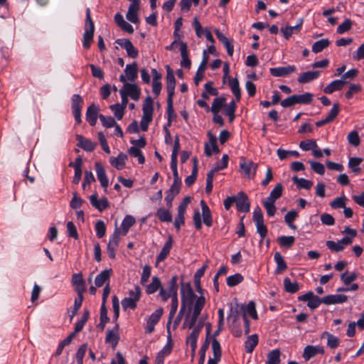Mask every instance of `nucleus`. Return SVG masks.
<instances>
[{
	"instance_id": "obj_1",
	"label": "nucleus",
	"mask_w": 364,
	"mask_h": 364,
	"mask_svg": "<svg viewBox=\"0 0 364 364\" xmlns=\"http://www.w3.org/2000/svg\"><path fill=\"white\" fill-rule=\"evenodd\" d=\"M194 282L196 291L199 292L201 295L197 297V299L194 301L192 314H191L189 311L186 316L184 323L183 325V328H191L193 327L205 304V298L202 294L203 291L200 285V280H194Z\"/></svg>"
},
{
	"instance_id": "obj_2",
	"label": "nucleus",
	"mask_w": 364,
	"mask_h": 364,
	"mask_svg": "<svg viewBox=\"0 0 364 364\" xmlns=\"http://www.w3.org/2000/svg\"><path fill=\"white\" fill-rule=\"evenodd\" d=\"M181 306L174 321L173 328H176V326L179 324L186 311V306H188V311L190 310V313L192 314L191 306L193 304V299L196 297V295L193 292L190 283L181 284Z\"/></svg>"
},
{
	"instance_id": "obj_3",
	"label": "nucleus",
	"mask_w": 364,
	"mask_h": 364,
	"mask_svg": "<svg viewBox=\"0 0 364 364\" xmlns=\"http://www.w3.org/2000/svg\"><path fill=\"white\" fill-rule=\"evenodd\" d=\"M166 68V90L168 92L167 97V114L171 117L173 113V96L175 94L176 79L173 72L169 65Z\"/></svg>"
},
{
	"instance_id": "obj_4",
	"label": "nucleus",
	"mask_w": 364,
	"mask_h": 364,
	"mask_svg": "<svg viewBox=\"0 0 364 364\" xmlns=\"http://www.w3.org/2000/svg\"><path fill=\"white\" fill-rule=\"evenodd\" d=\"M143 115L140 122V126L142 131L146 132L148 129L149 124L153 118V100L151 97H147L143 104Z\"/></svg>"
},
{
	"instance_id": "obj_5",
	"label": "nucleus",
	"mask_w": 364,
	"mask_h": 364,
	"mask_svg": "<svg viewBox=\"0 0 364 364\" xmlns=\"http://www.w3.org/2000/svg\"><path fill=\"white\" fill-rule=\"evenodd\" d=\"M95 31L94 23L91 18L90 9H87L86 10V18L85 25V33L83 35V47L86 49L90 48L91 43L93 41Z\"/></svg>"
},
{
	"instance_id": "obj_6",
	"label": "nucleus",
	"mask_w": 364,
	"mask_h": 364,
	"mask_svg": "<svg viewBox=\"0 0 364 364\" xmlns=\"http://www.w3.org/2000/svg\"><path fill=\"white\" fill-rule=\"evenodd\" d=\"M235 311L236 314H242L243 319L245 322L247 328H249V322L247 319L248 314L253 319H257V314L255 307V303L252 301H250L247 306L242 305L241 306L232 307V311Z\"/></svg>"
},
{
	"instance_id": "obj_7",
	"label": "nucleus",
	"mask_w": 364,
	"mask_h": 364,
	"mask_svg": "<svg viewBox=\"0 0 364 364\" xmlns=\"http://www.w3.org/2000/svg\"><path fill=\"white\" fill-rule=\"evenodd\" d=\"M253 221L256 225L257 232L259 234L261 238L264 239L267 235V228L264 224L263 213L259 206L254 210Z\"/></svg>"
},
{
	"instance_id": "obj_8",
	"label": "nucleus",
	"mask_w": 364,
	"mask_h": 364,
	"mask_svg": "<svg viewBox=\"0 0 364 364\" xmlns=\"http://www.w3.org/2000/svg\"><path fill=\"white\" fill-rule=\"evenodd\" d=\"M120 241V230L116 228L111 236L107 247V253L109 258L114 259L116 257V250L119 246Z\"/></svg>"
},
{
	"instance_id": "obj_9",
	"label": "nucleus",
	"mask_w": 364,
	"mask_h": 364,
	"mask_svg": "<svg viewBox=\"0 0 364 364\" xmlns=\"http://www.w3.org/2000/svg\"><path fill=\"white\" fill-rule=\"evenodd\" d=\"M352 242V237H345L337 242L328 240L326 245L331 251L339 252L343 251L346 246L351 245Z\"/></svg>"
},
{
	"instance_id": "obj_10",
	"label": "nucleus",
	"mask_w": 364,
	"mask_h": 364,
	"mask_svg": "<svg viewBox=\"0 0 364 364\" xmlns=\"http://www.w3.org/2000/svg\"><path fill=\"white\" fill-rule=\"evenodd\" d=\"M125 75H121L119 77V80L122 82H127V80L134 81L138 75V68L137 64L136 62L132 63V64H128L126 65L124 70Z\"/></svg>"
},
{
	"instance_id": "obj_11",
	"label": "nucleus",
	"mask_w": 364,
	"mask_h": 364,
	"mask_svg": "<svg viewBox=\"0 0 364 364\" xmlns=\"http://www.w3.org/2000/svg\"><path fill=\"white\" fill-rule=\"evenodd\" d=\"M163 313L164 309L163 308L160 307L151 314V316L149 317L146 321V326L145 327L146 333H150L154 331L155 325L160 320L161 317L163 315Z\"/></svg>"
},
{
	"instance_id": "obj_12",
	"label": "nucleus",
	"mask_w": 364,
	"mask_h": 364,
	"mask_svg": "<svg viewBox=\"0 0 364 364\" xmlns=\"http://www.w3.org/2000/svg\"><path fill=\"white\" fill-rule=\"evenodd\" d=\"M235 204L238 211L242 213L250 211V203L247 196L244 192H240L235 197Z\"/></svg>"
},
{
	"instance_id": "obj_13",
	"label": "nucleus",
	"mask_w": 364,
	"mask_h": 364,
	"mask_svg": "<svg viewBox=\"0 0 364 364\" xmlns=\"http://www.w3.org/2000/svg\"><path fill=\"white\" fill-rule=\"evenodd\" d=\"M116 43L122 48H124L127 55L132 58H136L138 56L139 51L134 46L133 43L129 39H117Z\"/></svg>"
},
{
	"instance_id": "obj_14",
	"label": "nucleus",
	"mask_w": 364,
	"mask_h": 364,
	"mask_svg": "<svg viewBox=\"0 0 364 364\" xmlns=\"http://www.w3.org/2000/svg\"><path fill=\"white\" fill-rule=\"evenodd\" d=\"M296 70L294 65L272 68L269 69L270 74L274 77H285L291 75Z\"/></svg>"
},
{
	"instance_id": "obj_15",
	"label": "nucleus",
	"mask_w": 364,
	"mask_h": 364,
	"mask_svg": "<svg viewBox=\"0 0 364 364\" xmlns=\"http://www.w3.org/2000/svg\"><path fill=\"white\" fill-rule=\"evenodd\" d=\"M208 135L209 137V141L208 143L205 144L204 149L205 154L207 156H212L213 153H219L220 149L217 145L216 137L213 134H212L210 132H208Z\"/></svg>"
},
{
	"instance_id": "obj_16",
	"label": "nucleus",
	"mask_w": 364,
	"mask_h": 364,
	"mask_svg": "<svg viewBox=\"0 0 364 364\" xmlns=\"http://www.w3.org/2000/svg\"><path fill=\"white\" fill-rule=\"evenodd\" d=\"M124 85L121 90H124V92L127 96L130 97L132 100L137 101L140 97V89L135 84L128 82H123Z\"/></svg>"
},
{
	"instance_id": "obj_17",
	"label": "nucleus",
	"mask_w": 364,
	"mask_h": 364,
	"mask_svg": "<svg viewBox=\"0 0 364 364\" xmlns=\"http://www.w3.org/2000/svg\"><path fill=\"white\" fill-rule=\"evenodd\" d=\"M240 166L249 178H252L256 175L258 168L257 164L253 161H245V160L240 163Z\"/></svg>"
},
{
	"instance_id": "obj_18",
	"label": "nucleus",
	"mask_w": 364,
	"mask_h": 364,
	"mask_svg": "<svg viewBox=\"0 0 364 364\" xmlns=\"http://www.w3.org/2000/svg\"><path fill=\"white\" fill-rule=\"evenodd\" d=\"M324 353L323 348L319 345L307 346L304 350L303 357L305 360H309L317 354H323Z\"/></svg>"
},
{
	"instance_id": "obj_19",
	"label": "nucleus",
	"mask_w": 364,
	"mask_h": 364,
	"mask_svg": "<svg viewBox=\"0 0 364 364\" xmlns=\"http://www.w3.org/2000/svg\"><path fill=\"white\" fill-rule=\"evenodd\" d=\"M348 296L344 294L327 295L322 298L323 304L326 305L342 304L347 301Z\"/></svg>"
},
{
	"instance_id": "obj_20",
	"label": "nucleus",
	"mask_w": 364,
	"mask_h": 364,
	"mask_svg": "<svg viewBox=\"0 0 364 364\" xmlns=\"http://www.w3.org/2000/svg\"><path fill=\"white\" fill-rule=\"evenodd\" d=\"M303 24V19L299 18V23L294 26H287L281 28L284 37L288 40L294 33H299L301 29Z\"/></svg>"
},
{
	"instance_id": "obj_21",
	"label": "nucleus",
	"mask_w": 364,
	"mask_h": 364,
	"mask_svg": "<svg viewBox=\"0 0 364 364\" xmlns=\"http://www.w3.org/2000/svg\"><path fill=\"white\" fill-rule=\"evenodd\" d=\"M95 166L97 176L101 186L107 188L109 185V181L103 166L100 162H96Z\"/></svg>"
},
{
	"instance_id": "obj_22",
	"label": "nucleus",
	"mask_w": 364,
	"mask_h": 364,
	"mask_svg": "<svg viewBox=\"0 0 364 364\" xmlns=\"http://www.w3.org/2000/svg\"><path fill=\"white\" fill-rule=\"evenodd\" d=\"M72 283L77 293H84L86 291L85 282L82 274H74L72 277Z\"/></svg>"
},
{
	"instance_id": "obj_23",
	"label": "nucleus",
	"mask_w": 364,
	"mask_h": 364,
	"mask_svg": "<svg viewBox=\"0 0 364 364\" xmlns=\"http://www.w3.org/2000/svg\"><path fill=\"white\" fill-rule=\"evenodd\" d=\"M90 203L93 207L102 211L109 207V202L106 198L97 199V194L94 193L90 197Z\"/></svg>"
},
{
	"instance_id": "obj_24",
	"label": "nucleus",
	"mask_w": 364,
	"mask_h": 364,
	"mask_svg": "<svg viewBox=\"0 0 364 364\" xmlns=\"http://www.w3.org/2000/svg\"><path fill=\"white\" fill-rule=\"evenodd\" d=\"M173 245V238L171 235L168 236V238L166 243L164 244L162 250H161L160 253L157 256L156 258V264L164 261L169 255L170 251L171 250Z\"/></svg>"
},
{
	"instance_id": "obj_25",
	"label": "nucleus",
	"mask_w": 364,
	"mask_h": 364,
	"mask_svg": "<svg viewBox=\"0 0 364 364\" xmlns=\"http://www.w3.org/2000/svg\"><path fill=\"white\" fill-rule=\"evenodd\" d=\"M76 139L77 146L87 151H92L97 146L96 143L83 137L82 135H77Z\"/></svg>"
},
{
	"instance_id": "obj_26",
	"label": "nucleus",
	"mask_w": 364,
	"mask_h": 364,
	"mask_svg": "<svg viewBox=\"0 0 364 364\" xmlns=\"http://www.w3.org/2000/svg\"><path fill=\"white\" fill-rule=\"evenodd\" d=\"M98 111L99 109L95 104H92L87 109L86 119L91 126H95L97 123Z\"/></svg>"
},
{
	"instance_id": "obj_27",
	"label": "nucleus",
	"mask_w": 364,
	"mask_h": 364,
	"mask_svg": "<svg viewBox=\"0 0 364 364\" xmlns=\"http://www.w3.org/2000/svg\"><path fill=\"white\" fill-rule=\"evenodd\" d=\"M200 205L202 209L203 221L205 225L210 227L213 225V218L210 210L205 202L200 200Z\"/></svg>"
},
{
	"instance_id": "obj_28",
	"label": "nucleus",
	"mask_w": 364,
	"mask_h": 364,
	"mask_svg": "<svg viewBox=\"0 0 364 364\" xmlns=\"http://www.w3.org/2000/svg\"><path fill=\"white\" fill-rule=\"evenodd\" d=\"M346 83V81L341 79L333 80L323 89V92L326 94H331L335 91L341 90Z\"/></svg>"
},
{
	"instance_id": "obj_29",
	"label": "nucleus",
	"mask_w": 364,
	"mask_h": 364,
	"mask_svg": "<svg viewBox=\"0 0 364 364\" xmlns=\"http://www.w3.org/2000/svg\"><path fill=\"white\" fill-rule=\"evenodd\" d=\"M139 9V4H131L129 6L128 11L126 14V18L128 21L133 23H136L139 21L138 11Z\"/></svg>"
},
{
	"instance_id": "obj_30",
	"label": "nucleus",
	"mask_w": 364,
	"mask_h": 364,
	"mask_svg": "<svg viewBox=\"0 0 364 364\" xmlns=\"http://www.w3.org/2000/svg\"><path fill=\"white\" fill-rule=\"evenodd\" d=\"M127 159V156L121 152L118 154L117 157H111L109 159V162L114 168L117 170H122L125 166V161Z\"/></svg>"
},
{
	"instance_id": "obj_31",
	"label": "nucleus",
	"mask_w": 364,
	"mask_h": 364,
	"mask_svg": "<svg viewBox=\"0 0 364 364\" xmlns=\"http://www.w3.org/2000/svg\"><path fill=\"white\" fill-rule=\"evenodd\" d=\"M112 269H105L102 272H101L95 279V286L97 287H100L103 286V284L109 281L110 276L112 274Z\"/></svg>"
},
{
	"instance_id": "obj_32",
	"label": "nucleus",
	"mask_w": 364,
	"mask_h": 364,
	"mask_svg": "<svg viewBox=\"0 0 364 364\" xmlns=\"http://www.w3.org/2000/svg\"><path fill=\"white\" fill-rule=\"evenodd\" d=\"M136 223L135 218L132 215H126L122 220L120 230V235H126L129 228Z\"/></svg>"
},
{
	"instance_id": "obj_33",
	"label": "nucleus",
	"mask_w": 364,
	"mask_h": 364,
	"mask_svg": "<svg viewBox=\"0 0 364 364\" xmlns=\"http://www.w3.org/2000/svg\"><path fill=\"white\" fill-rule=\"evenodd\" d=\"M184 206H178L177 209V215L175 218L174 226L177 231H179L181 227L185 224Z\"/></svg>"
},
{
	"instance_id": "obj_34",
	"label": "nucleus",
	"mask_w": 364,
	"mask_h": 364,
	"mask_svg": "<svg viewBox=\"0 0 364 364\" xmlns=\"http://www.w3.org/2000/svg\"><path fill=\"white\" fill-rule=\"evenodd\" d=\"M274 261L277 264V268L275 270L276 274H281L287 269V265L286 264V262L284 261V259L282 255L280 254V252H277L274 254Z\"/></svg>"
},
{
	"instance_id": "obj_35",
	"label": "nucleus",
	"mask_w": 364,
	"mask_h": 364,
	"mask_svg": "<svg viewBox=\"0 0 364 364\" xmlns=\"http://www.w3.org/2000/svg\"><path fill=\"white\" fill-rule=\"evenodd\" d=\"M180 51L182 57V60L181 62V66L184 68H190L191 60L188 58V47L186 43L181 42L180 43Z\"/></svg>"
},
{
	"instance_id": "obj_36",
	"label": "nucleus",
	"mask_w": 364,
	"mask_h": 364,
	"mask_svg": "<svg viewBox=\"0 0 364 364\" xmlns=\"http://www.w3.org/2000/svg\"><path fill=\"white\" fill-rule=\"evenodd\" d=\"M320 73L318 71H308L303 73L298 78V82L300 83H307L319 76Z\"/></svg>"
},
{
	"instance_id": "obj_37",
	"label": "nucleus",
	"mask_w": 364,
	"mask_h": 364,
	"mask_svg": "<svg viewBox=\"0 0 364 364\" xmlns=\"http://www.w3.org/2000/svg\"><path fill=\"white\" fill-rule=\"evenodd\" d=\"M229 86L235 97L236 101L239 102L241 99V91L238 80L237 78H230L229 80Z\"/></svg>"
},
{
	"instance_id": "obj_38",
	"label": "nucleus",
	"mask_w": 364,
	"mask_h": 364,
	"mask_svg": "<svg viewBox=\"0 0 364 364\" xmlns=\"http://www.w3.org/2000/svg\"><path fill=\"white\" fill-rule=\"evenodd\" d=\"M161 288V283L158 277H154L152 278L151 282L146 285V292L148 294H151L155 293L157 290H160Z\"/></svg>"
},
{
	"instance_id": "obj_39",
	"label": "nucleus",
	"mask_w": 364,
	"mask_h": 364,
	"mask_svg": "<svg viewBox=\"0 0 364 364\" xmlns=\"http://www.w3.org/2000/svg\"><path fill=\"white\" fill-rule=\"evenodd\" d=\"M296 104L307 105L313 100V95L310 92H306L302 95H294Z\"/></svg>"
},
{
	"instance_id": "obj_40",
	"label": "nucleus",
	"mask_w": 364,
	"mask_h": 364,
	"mask_svg": "<svg viewBox=\"0 0 364 364\" xmlns=\"http://www.w3.org/2000/svg\"><path fill=\"white\" fill-rule=\"evenodd\" d=\"M292 180L299 188L309 190L313 186L312 181L303 178L294 176Z\"/></svg>"
},
{
	"instance_id": "obj_41",
	"label": "nucleus",
	"mask_w": 364,
	"mask_h": 364,
	"mask_svg": "<svg viewBox=\"0 0 364 364\" xmlns=\"http://www.w3.org/2000/svg\"><path fill=\"white\" fill-rule=\"evenodd\" d=\"M283 193V186L281 183H278L272 190L269 196L266 199L270 201L275 202L276 200L279 199Z\"/></svg>"
},
{
	"instance_id": "obj_42",
	"label": "nucleus",
	"mask_w": 364,
	"mask_h": 364,
	"mask_svg": "<svg viewBox=\"0 0 364 364\" xmlns=\"http://www.w3.org/2000/svg\"><path fill=\"white\" fill-rule=\"evenodd\" d=\"M284 287L287 292L291 294L296 293L299 290V283L296 282H291L288 277H285L284 279Z\"/></svg>"
},
{
	"instance_id": "obj_43",
	"label": "nucleus",
	"mask_w": 364,
	"mask_h": 364,
	"mask_svg": "<svg viewBox=\"0 0 364 364\" xmlns=\"http://www.w3.org/2000/svg\"><path fill=\"white\" fill-rule=\"evenodd\" d=\"M362 161L363 159L359 157L350 158L348 161V167L351 168L353 173L358 174L361 171L360 164L362 163Z\"/></svg>"
},
{
	"instance_id": "obj_44",
	"label": "nucleus",
	"mask_w": 364,
	"mask_h": 364,
	"mask_svg": "<svg viewBox=\"0 0 364 364\" xmlns=\"http://www.w3.org/2000/svg\"><path fill=\"white\" fill-rule=\"evenodd\" d=\"M156 216L161 222L170 223L172 221V215L168 210L160 208L157 210Z\"/></svg>"
},
{
	"instance_id": "obj_45",
	"label": "nucleus",
	"mask_w": 364,
	"mask_h": 364,
	"mask_svg": "<svg viewBox=\"0 0 364 364\" xmlns=\"http://www.w3.org/2000/svg\"><path fill=\"white\" fill-rule=\"evenodd\" d=\"M330 44V41L326 38H323L315 42L312 46V51L315 53L321 52L324 48H327Z\"/></svg>"
},
{
	"instance_id": "obj_46",
	"label": "nucleus",
	"mask_w": 364,
	"mask_h": 364,
	"mask_svg": "<svg viewBox=\"0 0 364 364\" xmlns=\"http://www.w3.org/2000/svg\"><path fill=\"white\" fill-rule=\"evenodd\" d=\"M226 101L225 97H216L214 99L212 106H211V112L213 114L218 113L221 108L224 107L225 102Z\"/></svg>"
},
{
	"instance_id": "obj_47",
	"label": "nucleus",
	"mask_w": 364,
	"mask_h": 364,
	"mask_svg": "<svg viewBox=\"0 0 364 364\" xmlns=\"http://www.w3.org/2000/svg\"><path fill=\"white\" fill-rule=\"evenodd\" d=\"M280 351L277 349L270 351L267 355V364H279Z\"/></svg>"
},
{
	"instance_id": "obj_48",
	"label": "nucleus",
	"mask_w": 364,
	"mask_h": 364,
	"mask_svg": "<svg viewBox=\"0 0 364 364\" xmlns=\"http://www.w3.org/2000/svg\"><path fill=\"white\" fill-rule=\"evenodd\" d=\"M178 293L173 294V296L171 297V310L169 312L168 322L167 323L168 326L171 322V320L174 317V316L176 313V311L178 309Z\"/></svg>"
},
{
	"instance_id": "obj_49",
	"label": "nucleus",
	"mask_w": 364,
	"mask_h": 364,
	"mask_svg": "<svg viewBox=\"0 0 364 364\" xmlns=\"http://www.w3.org/2000/svg\"><path fill=\"white\" fill-rule=\"evenodd\" d=\"M277 241L281 247L289 248L294 243L295 238L294 236H281L278 237Z\"/></svg>"
},
{
	"instance_id": "obj_50",
	"label": "nucleus",
	"mask_w": 364,
	"mask_h": 364,
	"mask_svg": "<svg viewBox=\"0 0 364 364\" xmlns=\"http://www.w3.org/2000/svg\"><path fill=\"white\" fill-rule=\"evenodd\" d=\"M223 326H220V323H218V329L214 332L213 336H211V330L212 326L210 323H207L205 324V328H206V341H209L210 339H213L212 341H217L215 339V337L219 334L220 331L223 328Z\"/></svg>"
},
{
	"instance_id": "obj_51",
	"label": "nucleus",
	"mask_w": 364,
	"mask_h": 364,
	"mask_svg": "<svg viewBox=\"0 0 364 364\" xmlns=\"http://www.w3.org/2000/svg\"><path fill=\"white\" fill-rule=\"evenodd\" d=\"M128 151L132 156L138 159V161L139 164H143L145 162V158L143 156L142 152L138 147L135 146H132L129 149Z\"/></svg>"
},
{
	"instance_id": "obj_52",
	"label": "nucleus",
	"mask_w": 364,
	"mask_h": 364,
	"mask_svg": "<svg viewBox=\"0 0 364 364\" xmlns=\"http://www.w3.org/2000/svg\"><path fill=\"white\" fill-rule=\"evenodd\" d=\"M242 281H243V276L239 273L229 276L226 280L228 286H229L230 287H235V286L239 284Z\"/></svg>"
},
{
	"instance_id": "obj_53",
	"label": "nucleus",
	"mask_w": 364,
	"mask_h": 364,
	"mask_svg": "<svg viewBox=\"0 0 364 364\" xmlns=\"http://www.w3.org/2000/svg\"><path fill=\"white\" fill-rule=\"evenodd\" d=\"M347 139L348 143L355 147L358 146L360 143L358 132L355 130L348 134Z\"/></svg>"
},
{
	"instance_id": "obj_54",
	"label": "nucleus",
	"mask_w": 364,
	"mask_h": 364,
	"mask_svg": "<svg viewBox=\"0 0 364 364\" xmlns=\"http://www.w3.org/2000/svg\"><path fill=\"white\" fill-rule=\"evenodd\" d=\"M299 147L304 151L313 150L314 148H318L316 141L314 139H308L301 141L299 144Z\"/></svg>"
},
{
	"instance_id": "obj_55",
	"label": "nucleus",
	"mask_w": 364,
	"mask_h": 364,
	"mask_svg": "<svg viewBox=\"0 0 364 364\" xmlns=\"http://www.w3.org/2000/svg\"><path fill=\"white\" fill-rule=\"evenodd\" d=\"M119 339L118 325L107 332L105 341H118Z\"/></svg>"
},
{
	"instance_id": "obj_56",
	"label": "nucleus",
	"mask_w": 364,
	"mask_h": 364,
	"mask_svg": "<svg viewBox=\"0 0 364 364\" xmlns=\"http://www.w3.org/2000/svg\"><path fill=\"white\" fill-rule=\"evenodd\" d=\"M110 109L114 112L117 119H122L124 114V108L120 104H114L110 106Z\"/></svg>"
},
{
	"instance_id": "obj_57",
	"label": "nucleus",
	"mask_w": 364,
	"mask_h": 364,
	"mask_svg": "<svg viewBox=\"0 0 364 364\" xmlns=\"http://www.w3.org/2000/svg\"><path fill=\"white\" fill-rule=\"evenodd\" d=\"M121 303L124 311L127 310L128 309H135L137 306V302L135 301L134 299H132L129 297H125L122 300Z\"/></svg>"
},
{
	"instance_id": "obj_58",
	"label": "nucleus",
	"mask_w": 364,
	"mask_h": 364,
	"mask_svg": "<svg viewBox=\"0 0 364 364\" xmlns=\"http://www.w3.org/2000/svg\"><path fill=\"white\" fill-rule=\"evenodd\" d=\"M99 118L104 127L106 128H111L116 125V121L112 117H105L100 114Z\"/></svg>"
},
{
	"instance_id": "obj_59",
	"label": "nucleus",
	"mask_w": 364,
	"mask_h": 364,
	"mask_svg": "<svg viewBox=\"0 0 364 364\" xmlns=\"http://www.w3.org/2000/svg\"><path fill=\"white\" fill-rule=\"evenodd\" d=\"M71 101L73 110L82 109L83 100L80 95H73Z\"/></svg>"
},
{
	"instance_id": "obj_60",
	"label": "nucleus",
	"mask_w": 364,
	"mask_h": 364,
	"mask_svg": "<svg viewBox=\"0 0 364 364\" xmlns=\"http://www.w3.org/2000/svg\"><path fill=\"white\" fill-rule=\"evenodd\" d=\"M274 203L275 202L270 201L268 200H266L263 203V205H264V208L266 209L267 213L269 216H274L276 213L277 208L274 205Z\"/></svg>"
},
{
	"instance_id": "obj_61",
	"label": "nucleus",
	"mask_w": 364,
	"mask_h": 364,
	"mask_svg": "<svg viewBox=\"0 0 364 364\" xmlns=\"http://www.w3.org/2000/svg\"><path fill=\"white\" fill-rule=\"evenodd\" d=\"M352 24V21L350 19H346L341 25L338 26L337 28V32L341 34L350 30Z\"/></svg>"
},
{
	"instance_id": "obj_62",
	"label": "nucleus",
	"mask_w": 364,
	"mask_h": 364,
	"mask_svg": "<svg viewBox=\"0 0 364 364\" xmlns=\"http://www.w3.org/2000/svg\"><path fill=\"white\" fill-rule=\"evenodd\" d=\"M95 231L97 233V236L99 238H102L106 232V226L105 223L102 220H98L95 224Z\"/></svg>"
},
{
	"instance_id": "obj_63",
	"label": "nucleus",
	"mask_w": 364,
	"mask_h": 364,
	"mask_svg": "<svg viewBox=\"0 0 364 364\" xmlns=\"http://www.w3.org/2000/svg\"><path fill=\"white\" fill-rule=\"evenodd\" d=\"M346 198L345 196L338 197L331 202L330 205L332 208H345Z\"/></svg>"
},
{
	"instance_id": "obj_64",
	"label": "nucleus",
	"mask_w": 364,
	"mask_h": 364,
	"mask_svg": "<svg viewBox=\"0 0 364 364\" xmlns=\"http://www.w3.org/2000/svg\"><path fill=\"white\" fill-rule=\"evenodd\" d=\"M87 351V346L85 344L81 346L76 353L75 358L77 364H83V358Z\"/></svg>"
}]
</instances>
